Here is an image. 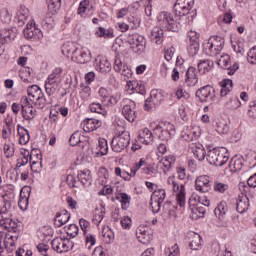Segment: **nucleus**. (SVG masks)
Returning a JSON list of instances; mask_svg holds the SVG:
<instances>
[{
	"label": "nucleus",
	"instance_id": "63",
	"mask_svg": "<svg viewBox=\"0 0 256 256\" xmlns=\"http://www.w3.org/2000/svg\"><path fill=\"white\" fill-rule=\"evenodd\" d=\"M37 250H38L39 253H41V255L49 256V255L47 254V251H49V245L43 244V243L38 244V245H37Z\"/></svg>",
	"mask_w": 256,
	"mask_h": 256
},
{
	"label": "nucleus",
	"instance_id": "8",
	"mask_svg": "<svg viewBox=\"0 0 256 256\" xmlns=\"http://www.w3.org/2000/svg\"><path fill=\"white\" fill-rule=\"evenodd\" d=\"M127 41L135 53L138 55L145 53V49L147 47V40H145V37L139 34H132L128 36Z\"/></svg>",
	"mask_w": 256,
	"mask_h": 256
},
{
	"label": "nucleus",
	"instance_id": "53",
	"mask_svg": "<svg viewBox=\"0 0 256 256\" xmlns=\"http://www.w3.org/2000/svg\"><path fill=\"white\" fill-rule=\"evenodd\" d=\"M247 61L251 65H256V46L251 48L247 54Z\"/></svg>",
	"mask_w": 256,
	"mask_h": 256
},
{
	"label": "nucleus",
	"instance_id": "55",
	"mask_svg": "<svg viewBox=\"0 0 256 256\" xmlns=\"http://www.w3.org/2000/svg\"><path fill=\"white\" fill-rule=\"evenodd\" d=\"M229 189V185L221 182H215L214 183V191H217L218 193H225Z\"/></svg>",
	"mask_w": 256,
	"mask_h": 256
},
{
	"label": "nucleus",
	"instance_id": "43",
	"mask_svg": "<svg viewBox=\"0 0 256 256\" xmlns=\"http://www.w3.org/2000/svg\"><path fill=\"white\" fill-rule=\"evenodd\" d=\"M154 133L155 135H157L158 138L161 139V141H166V139H169V131L165 130L161 125H158L154 129Z\"/></svg>",
	"mask_w": 256,
	"mask_h": 256
},
{
	"label": "nucleus",
	"instance_id": "22",
	"mask_svg": "<svg viewBox=\"0 0 256 256\" xmlns=\"http://www.w3.org/2000/svg\"><path fill=\"white\" fill-rule=\"evenodd\" d=\"M199 83V78L197 77V69L190 66L186 72V84L188 87H195Z\"/></svg>",
	"mask_w": 256,
	"mask_h": 256
},
{
	"label": "nucleus",
	"instance_id": "48",
	"mask_svg": "<svg viewBox=\"0 0 256 256\" xmlns=\"http://www.w3.org/2000/svg\"><path fill=\"white\" fill-rule=\"evenodd\" d=\"M91 9H93L91 2L89 0H83L78 7V15L83 16V13H86L87 10L91 11Z\"/></svg>",
	"mask_w": 256,
	"mask_h": 256
},
{
	"label": "nucleus",
	"instance_id": "27",
	"mask_svg": "<svg viewBox=\"0 0 256 256\" xmlns=\"http://www.w3.org/2000/svg\"><path fill=\"white\" fill-rule=\"evenodd\" d=\"M163 37V28L155 27L151 32L150 41L155 43V45H162Z\"/></svg>",
	"mask_w": 256,
	"mask_h": 256
},
{
	"label": "nucleus",
	"instance_id": "44",
	"mask_svg": "<svg viewBox=\"0 0 256 256\" xmlns=\"http://www.w3.org/2000/svg\"><path fill=\"white\" fill-rule=\"evenodd\" d=\"M22 157L17 159V164H16V171L17 169H20V167H24V165H27L29 163V151L24 150L21 152Z\"/></svg>",
	"mask_w": 256,
	"mask_h": 256
},
{
	"label": "nucleus",
	"instance_id": "47",
	"mask_svg": "<svg viewBox=\"0 0 256 256\" xmlns=\"http://www.w3.org/2000/svg\"><path fill=\"white\" fill-rule=\"evenodd\" d=\"M225 213H227V203L221 202L214 209V214L216 215V217H218V219H221L223 215H225Z\"/></svg>",
	"mask_w": 256,
	"mask_h": 256
},
{
	"label": "nucleus",
	"instance_id": "28",
	"mask_svg": "<svg viewBox=\"0 0 256 256\" xmlns=\"http://www.w3.org/2000/svg\"><path fill=\"white\" fill-rule=\"evenodd\" d=\"M16 18L18 19L19 25H25V21L29 19V8L25 6H20L16 13Z\"/></svg>",
	"mask_w": 256,
	"mask_h": 256
},
{
	"label": "nucleus",
	"instance_id": "41",
	"mask_svg": "<svg viewBox=\"0 0 256 256\" xmlns=\"http://www.w3.org/2000/svg\"><path fill=\"white\" fill-rule=\"evenodd\" d=\"M166 197H167V194L165 193V190L158 189V190L153 191L151 199H152V201H158L160 203H163L165 201Z\"/></svg>",
	"mask_w": 256,
	"mask_h": 256
},
{
	"label": "nucleus",
	"instance_id": "32",
	"mask_svg": "<svg viewBox=\"0 0 256 256\" xmlns=\"http://www.w3.org/2000/svg\"><path fill=\"white\" fill-rule=\"evenodd\" d=\"M191 211H192V219H199L205 216V212L207 210L201 204H192Z\"/></svg>",
	"mask_w": 256,
	"mask_h": 256
},
{
	"label": "nucleus",
	"instance_id": "50",
	"mask_svg": "<svg viewBox=\"0 0 256 256\" xmlns=\"http://www.w3.org/2000/svg\"><path fill=\"white\" fill-rule=\"evenodd\" d=\"M150 99L157 105L163 101V93L159 90H152L150 92Z\"/></svg>",
	"mask_w": 256,
	"mask_h": 256
},
{
	"label": "nucleus",
	"instance_id": "21",
	"mask_svg": "<svg viewBox=\"0 0 256 256\" xmlns=\"http://www.w3.org/2000/svg\"><path fill=\"white\" fill-rule=\"evenodd\" d=\"M101 121L93 118H88L82 123V127L85 133H91L93 131H97L99 127H101Z\"/></svg>",
	"mask_w": 256,
	"mask_h": 256
},
{
	"label": "nucleus",
	"instance_id": "20",
	"mask_svg": "<svg viewBox=\"0 0 256 256\" xmlns=\"http://www.w3.org/2000/svg\"><path fill=\"white\" fill-rule=\"evenodd\" d=\"M173 165H175V156L169 155L161 159L157 164V169H162L163 173L167 174Z\"/></svg>",
	"mask_w": 256,
	"mask_h": 256
},
{
	"label": "nucleus",
	"instance_id": "34",
	"mask_svg": "<svg viewBox=\"0 0 256 256\" xmlns=\"http://www.w3.org/2000/svg\"><path fill=\"white\" fill-rule=\"evenodd\" d=\"M105 217V206L100 205L99 207H96L93 217V223L94 225H99L101 221H103Z\"/></svg>",
	"mask_w": 256,
	"mask_h": 256
},
{
	"label": "nucleus",
	"instance_id": "46",
	"mask_svg": "<svg viewBox=\"0 0 256 256\" xmlns=\"http://www.w3.org/2000/svg\"><path fill=\"white\" fill-rule=\"evenodd\" d=\"M213 67V61L202 60L198 63V70L200 73H207Z\"/></svg>",
	"mask_w": 256,
	"mask_h": 256
},
{
	"label": "nucleus",
	"instance_id": "12",
	"mask_svg": "<svg viewBox=\"0 0 256 256\" xmlns=\"http://www.w3.org/2000/svg\"><path fill=\"white\" fill-rule=\"evenodd\" d=\"M217 65L222 69H227L228 75H235V71L239 69V64L234 63L231 66V56L225 54L217 58Z\"/></svg>",
	"mask_w": 256,
	"mask_h": 256
},
{
	"label": "nucleus",
	"instance_id": "52",
	"mask_svg": "<svg viewBox=\"0 0 256 256\" xmlns=\"http://www.w3.org/2000/svg\"><path fill=\"white\" fill-rule=\"evenodd\" d=\"M79 143H81V138L79 136V131H76L70 136L69 145L75 147V145H79Z\"/></svg>",
	"mask_w": 256,
	"mask_h": 256
},
{
	"label": "nucleus",
	"instance_id": "6",
	"mask_svg": "<svg viewBox=\"0 0 256 256\" xmlns=\"http://www.w3.org/2000/svg\"><path fill=\"white\" fill-rule=\"evenodd\" d=\"M130 141L131 136L127 131H124L121 134L114 136L111 142L112 151H114L115 153H121V151L127 149Z\"/></svg>",
	"mask_w": 256,
	"mask_h": 256
},
{
	"label": "nucleus",
	"instance_id": "15",
	"mask_svg": "<svg viewBox=\"0 0 256 256\" xmlns=\"http://www.w3.org/2000/svg\"><path fill=\"white\" fill-rule=\"evenodd\" d=\"M136 237L140 243L147 245L153 237L151 235V228H149L147 225H140L136 229Z\"/></svg>",
	"mask_w": 256,
	"mask_h": 256
},
{
	"label": "nucleus",
	"instance_id": "64",
	"mask_svg": "<svg viewBox=\"0 0 256 256\" xmlns=\"http://www.w3.org/2000/svg\"><path fill=\"white\" fill-rule=\"evenodd\" d=\"M92 256H105V251L103 250V246H98L94 249Z\"/></svg>",
	"mask_w": 256,
	"mask_h": 256
},
{
	"label": "nucleus",
	"instance_id": "30",
	"mask_svg": "<svg viewBox=\"0 0 256 256\" xmlns=\"http://www.w3.org/2000/svg\"><path fill=\"white\" fill-rule=\"evenodd\" d=\"M229 169L231 173H237V171H241V169H243V158H239L237 156L233 157L230 160Z\"/></svg>",
	"mask_w": 256,
	"mask_h": 256
},
{
	"label": "nucleus",
	"instance_id": "35",
	"mask_svg": "<svg viewBox=\"0 0 256 256\" xmlns=\"http://www.w3.org/2000/svg\"><path fill=\"white\" fill-rule=\"evenodd\" d=\"M189 247L192 251H199L201 249V235L193 233L190 237Z\"/></svg>",
	"mask_w": 256,
	"mask_h": 256
},
{
	"label": "nucleus",
	"instance_id": "13",
	"mask_svg": "<svg viewBox=\"0 0 256 256\" xmlns=\"http://www.w3.org/2000/svg\"><path fill=\"white\" fill-rule=\"evenodd\" d=\"M195 189L199 193H209V191H211V180L209 176H198L195 180Z\"/></svg>",
	"mask_w": 256,
	"mask_h": 256
},
{
	"label": "nucleus",
	"instance_id": "2",
	"mask_svg": "<svg viewBox=\"0 0 256 256\" xmlns=\"http://www.w3.org/2000/svg\"><path fill=\"white\" fill-rule=\"evenodd\" d=\"M225 41L218 36H212L209 40L203 45V52L209 57H217L223 51Z\"/></svg>",
	"mask_w": 256,
	"mask_h": 256
},
{
	"label": "nucleus",
	"instance_id": "45",
	"mask_svg": "<svg viewBox=\"0 0 256 256\" xmlns=\"http://www.w3.org/2000/svg\"><path fill=\"white\" fill-rule=\"evenodd\" d=\"M30 167L33 173H41L43 171V161L35 160L33 157L30 159Z\"/></svg>",
	"mask_w": 256,
	"mask_h": 256
},
{
	"label": "nucleus",
	"instance_id": "26",
	"mask_svg": "<svg viewBox=\"0 0 256 256\" xmlns=\"http://www.w3.org/2000/svg\"><path fill=\"white\" fill-rule=\"evenodd\" d=\"M96 69L100 73H109L111 71V62L106 57L96 59Z\"/></svg>",
	"mask_w": 256,
	"mask_h": 256
},
{
	"label": "nucleus",
	"instance_id": "16",
	"mask_svg": "<svg viewBox=\"0 0 256 256\" xmlns=\"http://www.w3.org/2000/svg\"><path fill=\"white\" fill-rule=\"evenodd\" d=\"M0 227L9 233H17V222L9 215H0Z\"/></svg>",
	"mask_w": 256,
	"mask_h": 256
},
{
	"label": "nucleus",
	"instance_id": "37",
	"mask_svg": "<svg viewBox=\"0 0 256 256\" xmlns=\"http://www.w3.org/2000/svg\"><path fill=\"white\" fill-rule=\"evenodd\" d=\"M192 153L194 157L198 159V161H203L207 156V152L205 151V148L201 144L195 146V148L192 149Z\"/></svg>",
	"mask_w": 256,
	"mask_h": 256
},
{
	"label": "nucleus",
	"instance_id": "19",
	"mask_svg": "<svg viewBox=\"0 0 256 256\" xmlns=\"http://www.w3.org/2000/svg\"><path fill=\"white\" fill-rule=\"evenodd\" d=\"M114 70L117 73H120V75H123L124 77H131L133 75V71H131V69L129 68L128 65L123 64V62L121 61V58H119V56L115 57Z\"/></svg>",
	"mask_w": 256,
	"mask_h": 256
},
{
	"label": "nucleus",
	"instance_id": "60",
	"mask_svg": "<svg viewBox=\"0 0 256 256\" xmlns=\"http://www.w3.org/2000/svg\"><path fill=\"white\" fill-rule=\"evenodd\" d=\"M119 101H121V94L120 93L113 94L109 96L108 105H111V106L117 105Z\"/></svg>",
	"mask_w": 256,
	"mask_h": 256
},
{
	"label": "nucleus",
	"instance_id": "11",
	"mask_svg": "<svg viewBox=\"0 0 256 256\" xmlns=\"http://www.w3.org/2000/svg\"><path fill=\"white\" fill-rule=\"evenodd\" d=\"M125 105L122 108V115L129 123H133L137 119V113L135 112V102L131 99L124 100Z\"/></svg>",
	"mask_w": 256,
	"mask_h": 256
},
{
	"label": "nucleus",
	"instance_id": "17",
	"mask_svg": "<svg viewBox=\"0 0 256 256\" xmlns=\"http://www.w3.org/2000/svg\"><path fill=\"white\" fill-rule=\"evenodd\" d=\"M196 97L203 102L211 101L215 97V89L209 85L200 88L196 92Z\"/></svg>",
	"mask_w": 256,
	"mask_h": 256
},
{
	"label": "nucleus",
	"instance_id": "10",
	"mask_svg": "<svg viewBox=\"0 0 256 256\" xmlns=\"http://www.w3.org/2000/svg\"><path fill=\"white\" fill-rule=\"evenodd\" d=\"M24 37L31 41H40V39H43V32L41 29L37 28L35 21L32 20L24 29Z\"/></svg>",
	"mask_w": 256,
	"mask_h": 256
},
{
	"label": "nucleus",
	"instance_id": "29",
	"mask_svg": "<svg viewBox=\"0 0 256 256\" xmlns=\"http://www.w3.org/2000/svg\"><path fill=\"white\" fill-rule=\"evenodd\" d=\"M15 32L9 29L0 30V45H5V43H9L12 39H15Z\"/></svg>",
	"mask_w": 256,
	"mask_h": 256
},
{
	"label": "nucleus",
	"instance_id": "5",
	"mask_svg": "<svg viewBox=\"0 0 256 256\" xmlns=\"http://www.w3.org/2000/svg\"><path fill=\"white\" fill-rule=\"evenodd\" d=\"M61 68H56L45 81V91L49 97L55 95L57 89H59V83H61Z\"/></svg>",
	"mask_w": 256,
	"mask_h": 256
},
{
	"label": "nucleus",
	"instance_id": "57",
	"mask_svg": "<svg viewBox=\"0 0 256 256\" xmlns=\"http://www.w3.org/2000/svg\"><path fill=\"white\" fill-rule=\"evenodd\" d=\"M11 202L10 201H4L3 206L0 209V215H11Z\"/></svg>",
	"mask_w": 256,
	"mask_h": 256
},
{
	"label": "nucleus",
	"instance_id": "14",
	"mask_svg": "<svg viewBox=\"0 0 256 256\" xmlns=\"http://www.w3.org/2000/svg\"><path fill=\"white\" fill-rule=\"evenodd\" d=\"M72 246L73 242L69 239L55 238L52 240V248L54 251H57V253H67Z\"/></svg>",
	"mask_w": 256,
	"mask_h": 256
},
{
	"label": "nucleus",
	"instance_id": "42",
	"mask_svg": "<svg viewBox=\"0 0 256 256\" xmlns=\"http://www.w3.org/2000/svg\"><path fill=\"white\" fill-rule=\"evenodd\" d=\"M116 199L122 203V209H127V207H129V203H131V196L127 193H119L116 196Z\"/></svg>",
	"mask_w": 256,
	"mask_h": 256
},
{
	"label": "nucleus",
	"instance_id": "56",
	"mask_svg": "<svg viewBox=\"0 0 256 256\" xmlns=\"http://www.w3.org/2000/svg\"><path fill=\"white\" fill-rule=\"evenodd\" d=\"M165 255L168 256H179V245L175 244L171 248L165 249Z\"/></svg>",
	"mask_w": 256,
	"mask_h": 256
},
{
	"label": "nucleus",
	"instance_id": "9",
	"mask_svg": "<svg viewBox=\"0 0 256 256\" xmlns=\"http://www.w3.org/2000/svg\"><path fill=\"white\" fill-rule=\"evenodd\" d=\"M21 113L23 119L26 121H33L37 116V110L33 107L31 102H29V98L24 97L21 101Z\"/></svg>",
	"mask_w": 256,
	"mask_h": 256
},
{
	"label": "nucleus",
	"instance_id": "36",
	"mask_svg": "<svg viewBox=\"0 0 256 256\" xmlns=\"http://www.w3.org/2000/svg\"><path fill=\"white\" fill-rule=\"evenodd\" d=\"M96 37H103L104 39H113L115 34H113V28L105 29L103 27H99L95 32Z\"/></svg>",
	"mask_w": 256,
	"mask_h": 256
},
{
	"label": "nucleus",
	"instance_id": "51",
	"mask_svg": "<svg viewBox=\"0 0 256 256\" xmlns=\"http://www.w3.org/2000/svg\"><path fill=\"white\" fill-rule=\"evenodd\" d=\"M89 109L91 113H98L100 115H105V108H103V105L101 103H91L89 106Z\"/></svg>",
	"mask_w": 256,
	"mask_h": 256
},
{
	"label": "nucleus",
	"instance_id": "49",
	"mask_svg": "<svg viewBox=\"0 0 256 256\" xmlns=\"http://www.w3.org/2000/svg\"><path fill=\"white\" fill-rule=\"evenodd\" d=\"M197 53H199V41L189 42L188 55L195 57Z\"/></svg>",
	"mask_w": 256,
	"mask_h": 256
},
{
	"label": "nucleus",
	"instance_id": "40",
	"mask_svg": "<svg viewBox=\"0 0 256 256\" xmlns=\"http://www.w3.org/2000/svg\"><path fill=\"white\" fill-rule=\"evenodd\" d=\"M62 53L63 55H66V57H69V55L75 57L77 53V48H75V45L73 43H66L62 47Z\"/></svg>",
	"mask_w": 256,
	"mask_h": 256
},
{
	"label": "nucleus",
	"instance_id": "59",
	"mask_svg": "<svg viewBox=\"0 0 256 256\" xmlns=\"http://www.w3.org/2000/svg\"><path fill=\"white\" fill-rule=\"evenodd\" d=\"M163 202H159L157 200H153V198H151L150 201V207L152 209V213H159V211H161V204Z\"/></svg>",
	"mask_w": 256,
	"mask_h": 256
},
{
	"label": "nucleus",
	"instance_id": "58",
	"mask_svg": "<svg viewBox=\"0 0 256 256\" xmlns=\"http://www.w3.org/2000/svg\"><path fill=\"white\" fill-rule=\"evenodd\" d=\"M67 234L70 235V237L72 238L77 237V235L79 234V226H77L76 224H71L68 227Z\"/></svg>",
	"mask_w": 256,
	"mask_h": 256
},
{
	"label": "nucleus",
	"instance_id": "61",
	"mask_svg": "<svg viewBox=\"0 0 256 256\" xmlns=\"http://www.w3.org/2000/svg\"><path fill=\"white\" fill-rule=\"evenodd\" d=\"M248 116L251 117V119H256V101L250 102Z\"/></svg>",
	"mask_w": 256,
	"mask_h": 256
},
{
	"label": "nucleus",
	"instance_id": "1",
	"mask_svg": "<svg viewBox=\"0 0 256 256\" xmlns=\"http://www.w3.org/2000/svg\"><path fill=\"white\" fill-rule=\"evenodd\" d=\"M206 160L210 165L215 167H223L229 161V155L225 148H212L206 154Z\"/></svg>",
	"mask_w": 256,
	"mask_h": 256
},
{
	"label": "nucleus",
	"instance_id": "54",
	"mask_svg": "<svg viewBox=\"0 0 256 256\" xmlns=\"http://www.w3.org/2000/svg\"><path fill=\"white\" fill-rule=\"evenodd\" d=\"M98 143H99L100 155H107V152L109 151V147L107 146V140L100 139Z\"/></svg>",
	"mask_w": 256,
	"mask_h": 256
},
{
	"label": "nucleus",
	"instance_id": "23",
	"mask_svg": "<svg viewBox=\"0 0 256 256\" xmlns=\"http://www.w3.org/2000/svg\"><path fill=\"white\" fill-rule=\"evenodd\" d=\"M74 57L77 63H80V64L89 63V61H91V52L85 49H77L76 54H74Z\"/></svg>",
	"mask_w": 256,
	"mask_h": 256
},
{
	"label": "nucleus",
	"instance_id": "25",
	"mask_svg": "<svg viewBox=\"0 0 256 256\" xmlns=\"http://www.w3.org/2000/svg\"><path fill=\"white\" fill-rule=\"evenodd\" d=\"M71 219V214L67 212V210H63L61 212H58L54 219V225L55 227H63L65 223H67Z\"/></svg>",
	"mask_w": 256,
	"mask_h": 256
},
{
	"label": "nucleus",
	"instance_id": "62",
	"mask_svg": "<svg viewBox=\"0 0 256 256\" xmlns=\"http://www.w3.org/2000/svg\"><path fill=\"white\" fill-rule=\"evenodd\" d=\"M155 105H157L151 98L146 99L144 104L145 111H153L155 109Z\"/></svg>",
	"mask_w": 256,
	"mask_h": 256
},
{
	"label": "nucleus",
	"instance_id": "24",
	"mask_svg": "<svg viewBox=\"0 0 256 256\" xmlns=\"http://www.w3.org/2000/svg\"><path fill=\"white\" fill-rule=\"evenodd\" d=\"M249 209V198L247 195L238 196L236 201V211L237 213H245Z\"/></svg>",
	"mask_w": 256,
	"mask_h": 256
},
{
	"label": "nucleus",
	"instance_id": "39",
	"mask_svg": "<svg viewBox=\"0 0 256 256\" xmlns=\"http://www.w3.org/2000/svg\"><path fill=\"white\" fill-rule=\"evenodd\" d=\"M78 180L82 185H91V171L84 170L78 173Z\"/></svg>",
	"mask_w": 256,
	"mask_h": 256
},
{
	"label": "nucleus",
	"instance_id": "3",
	"mask_svg": "<svg viewBox=\"0 0 256 256\" xmlns=\"http://www.w3.org/2000/svg\"><path fill=\"white\" fill-rule=\"evenodd\" d=\"M158 23L161 29H166V31L177 32L181 27V22H177L173 17V14L169 12H161L158 15Z\"/></svg>",
	"mask_w": 256,
	"mask_h": 256
},
{
	"label": "nucleus",
	"instance_id": "4",
	"mask_svg": "<svg viewBox=\"0 0 256 256\" xmlns=\"http://www.w3.org/2000/svg\"><path fill=\"white\" fill-rule=\"evenodd\" d=\"M28 99L32 102L37 109H43L47 105V100L45 99V94L37 85H32L28 87Z\"/></svg>",
	"mask_w": 256,
	"mask_h": 256
},
{
	"label": "nucleus",
	"instance_id": "18",
	"mask_svg": "<svg viewBox=\"0 0 256 256\" xmlns=\"http://www.w3.org/2000/svg\"><path fill=\"white\" fill-rule=\"evenodd\" d=\"M173 193L176 195V201L180 207H185V204L187 203L186 195L187 191L185 190V185L183 184H176L172 188Z\"/></svg>",
	"mask_w": 256,
	"mask_h": 256
},
{
	"label": "nucleus",
	"instance_id": "33",
	"mask_svg": "<svg viewBox=\"0 0 256 256\" xmlns=\"http://www.w3.org/2000/svg\"><path fill=\"white\" fill-rule=\"evenodd\" d=\"M18 135H20L19 143L20 145H27L29 143L30 135L29 131L25 127L18 124Z\"/></svg>",
	"mask_w": 256,
	"mask_h": 256
},
{
	"label": "nucleus",
	"instance_id": "31",
	"mask_svg": "<svg viewBox=\"0 0 256 256\" xmlns=\"http://www.w3.org/2000/svg\"><path fill=\"white\" fill-rule=\"evenodd\" d=\"M138 141L144 145H149L153 141V133L148 128H145L138 136Z\"/></svg>",
	"mask_w": 256,
	"mask_h": 256
},
{
	"label": "nucleus",
	"instance_id": "38",
	"mask_svg": "<svg viewBox=\"0 0 256 256\" xmlns=\"http://www.w3.org/2000/svg\"><path fill=\"white\" fill-rule=\"evenodd\" d=\"M164 219H169L175 215V206L171 202H166L162 208Z\"/></svg>",
	"mask_w": 256,
	"mask_h": 256
},
{
	"label": "nucleus",
	"instance_id": "7",
	"mask_svg": "<svg viewBox=\"0 0 256 256\" xmlns=\"http://www.w3.org/2000/svg\"><path fill=\"white\" fill-rule=\"evenodd\" d=\"M193 5H195V0H177L174 9L179 15L180 19L183 17L188 19L191 17V9H193Z\"/></svg>",
	"mask_w": 256,
	"mask_h": 256
}]
</instances>
